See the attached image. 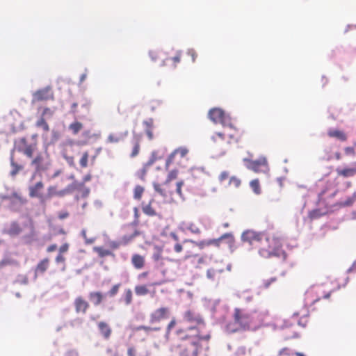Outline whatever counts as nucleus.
<instances>
[{"mask_svg": "<svg viewBox=\"0 0 356 356\" xmlns=\"http://www.w3.org/2000/svg\"><path fill=\"white\" fill-rule=\"evenodd\" d=\"M241 238L251 245L257 244L259 254L265 259L273 257L286 258V253L282 250V240L278 236L248 229L243 232Z\"/></svg>", "mask_w": 356, "mask_h": 356, "instance_id": "obj_1", "label": "nucleus"}, {"mask_svg": "<svg viewBox=\"0 0 356 356\" xmlns=\"http://www.w3.org/2000/svg\"><path fill=\"white\" fill-rule=\"evenodd\" d=\"M175 336L179 342L173 348L179 356H199L202 350L200 342L208 341L211 338L209 334H191L181 329L175 331Z\"/></svg>", "mask_w": 356, "mask_h": 356, "instance_id": "obj_2", "label": "nucleus"}, {"mask_svg": "<svg viewBox=\"0 0 356 356\" xmlns=\"http://www.w3.org/2000/svg\"><path fill=\"white\" fill-rule=\"evenodd\" d=\"M233 318L236 327H232V324L227 325V329L232 332L239 330H249L252 328H257L261 323V314L257 312L253 313L247 312L239 308H235Z\"/></svg>", "mask_w": 356, "mask_h": 356, "instance_id": "obj_3", "label": "nucleus"}, {"mask_svg": "<svg viewBox=\"0 0 356 356\" xmlns=\"http://www.w3.org/2000/svg\"><path fill=\"white\" fill-rule=\"evenodd\" d=\"M183 320L191 325L186 328H180L181 330H187V333L191 334H204L202 330L205 328L206 323L202 315L188 309L184 313Z\"/></svg>", "mask_w": 356, "mask_h": 356, "instance_id": "obj_4", "label": "nucleus"}, {"mask_svg": "<svg viewBox=\"0 0 356 356\" xmlns=\"http://www.w3.org/2000/svg\"><path fill=\"white\" fill-rule=\"evenodd\" d=\"M184 184V182L183 181L177 182L175 190H174V187L172 184H169L166 181H164L163 184L154 183L153 186L155 191L163 198L164 202L171 203L174 202L175 193H176L180 197H183L181 187Z\"/></svg>", "mask_w": 356, "mask_h": 356, "instance_id": "obj_5", "label": "nucleus"}, {"mask_svg": "<svg viewBox=\"0 0 356 356\" xmlns=\"http://www.w3.org/2000/svg\"><path fill=\"white\" fill-rule=\"evenodd\" d=\"M241 133L233 126L225 127L222 132L216 133L211 140L216 143L219 139L222 143L227 140V143L238 142L241 138Z\"/></svg>", "mask_w": 356, "mask_h": 356, "instance_id": "obj_6", "label": "nucleus"}, {"mask_svg": "<svg viewBox=\"0 0 356 356\" xmlns=\"http://www.w3.org/2000/svg\"><path fill=\"white\" fill-rule=\"evenodd\" d=\"M243 161L246 164V167L254 172H266L268 171V163L265 156H261L258 159L252 160L249 159H244Z\"/></svg>", "mask_w": 356, "mask_h": 356, "instance_id": "obj_7", "label": "nucleus"}, {"mask_svg": "<svg viewBox=\"0 0 356 356\" xmlns=\"http://www.w3.org/2000/svg\"><path fill=\"white\" fill-rule=\"evenodd\" d=\"M330 292H325L322 286H314L306 292V299L309 300L314 304L321 298H329Z\"/></svg>", "mask_w": 356, "mask_h": 356, "instance_id": "obj_8", "label": "nucleus"}, {"mask_svg": "<svg viewBox=\"0 0 356 356\" xmlns=\"http://www.w3.org/2000/svg\"><path fill=\"white\" fill-rule=\"evenodd\" d=\"M174 250L177 253L184 252V260L191 259V257L196 255L194 254V250H196V245L191 241H185L182 245L176 243L174 246Z\"/></svg>", "mask_w": 356, "mask_h": 356, "instance_id": "obj_9", "label": "nucleus"}, {"mask_svg": "<svg viewBox=\"0 0 356 356\" xmlns=\"http://www.w3.org/2000/svg\"><path fill=\"white\" fill-rule=\"evenodd\" d=\"M226 265L222 261H215L213 265L207 270V276L209 279L218 281L220 275L225 271Z\"/></svg>", "mask_w": 356, "mask_h": 356, "instance_id": "obj_10", "label": "nucleus"}, {"mask_svg": "<svg viewBox=\"0 0 356 356\" xmlns=\"http://www.w3.org/2000/svg\"><path fill=\"white\" fill-rule=\"evenodd\" d=\"M170 308L167 307H161L155 309L150 314L149 321L151 323H159L161 321L168 318L170 317Z\"/></svg>", "mask_w": 356, "mask_h": 356, "instance_id": "obj_11", "label": "nucleus"}, {"mask_svg": "<svg viewBox=\"0 0 356 356\" xmlns=\"http://www.w3.org/2000/svg\"><path fill=\"white\" fill-rule=\"evenodd\" d=\"M74 189L72 185L67 186L65 188L58 191L56 186H49L47 188V198H52L53 197H63L72 192Z\"/></svg>", "mask_w": 356, "mask_h": 356, "instance_id": "obj_12", "label": "nucleus"}, {"mask_svg": "<svg viewBox=\"0 0 356 356\" xmlns=\"http://www.w3.org/2000/svg\"><path fill=\"white\" fill-rule=\"evenodd\" d=\"M74 307L76 313L85 314L90 307V304L83 296H79L74 299Z\"/></svg>", "mask_w": 356, "mask_h": 356, "instance_id": "obj_13", "label": "nucleus"}, {"mask_svg": "<svg viewBox=\"0 0 356 356\" xmlns=\"http://www.w3.org/2000/svg\"><path fill=\"white\" fill-rule=\"evenodd\" d=\"M188 153V149L186 147H180L175 149L168 157L165 162V168H168L171 163L175 162V157L179 156V158H184Z\"/></svg>", "mask_w": 356, "mask_h": 356, "instance_id": "obj_14", "label": "nucleus"}, {"mask_svg": "<svg viewBox=\"0 0 356 356\" xmlns=\"http://www.w3.org/2000/svg\"><path fill=\"white\" fill-rule=\"evenodd\" d=\"M20 143L23 146L19 148V151L22 152L27 157L31 158L33 155V152L35 151L37 148V144L35 143L33 144H28L26 139L25 138H22L20 139Z\"/></svg>", "mask_w": 356, "mask_h": 356, "instance_id": "obj_15", "label": "nucleus"}, {"mask_svg": "<svg viewBox=\"0 0 356 356\" xmlns=\"http://www.w3.org/2000/svg\"><path fill=\"white\" fill-rule=\"evenodd\" d=\"M53 99V93L49 88H42L37 90L33 94V99L37 102Z\"/></svg>", "mask_w": 356, "mask_h": 356, "instance_id": "obj_16", "label": "nucleus"}, {"mask_svg": "<svg viewBox=\"0 0 356 356\" xmlns=\"http://www.w3.org/2000/svg\"><path fill=\"white\" fill-rule=\"evenodd\" d=\"M223 240H226L228 244H232L234 241V238L231 233H226L222 234L217 239H211L207 241L202 242V244H205L207 245H214L216 246H219L220 242Z\"/></svg>", "mask_w": 356, "mask_h": 356, "instance_id": "obj_17", "label": "nucleus"}, {"mask_svg": "<svg viewBox=\"0 0 356 356\" xmlns=\"http://www.w3.org/2000/svg\"><path fill=\"white\" fill-rule=\"evenodd\" d=\"M209 118L215 123H222L225 118V112L218 108H214L209 111Z\"/></svg>", "mask_w": 356, "mask_h": 356, "instance_id": "obj_18", "label": "nucleus"}, {"mask_svg": "<svg viewBox=\"0 0 356 356\" xmlns=\"http://www.w3.org/2000/svg\"><path fill=\"white\" fill-rule=\"evenodd\" d=\"M97 328L100 334L104 339L108 340L110 339L112 334V329L108 323L105 321H99L97 323Z\"/></svg>", "mask_w": 356, "mask_h": 356, "instance_id": "obj_19", "label": "nucleus"}, {"mask_svg": "<svg viewBox=\"0 0 356 356\" xmlns=\"http://www.w3.org/2000/svg\"><path fill=\"white\" fill-rule=\"evenodd\" d=\"M128 135V131L124 130L123 131L111 133L106 141L108 143H118L122 140H123Z\"/></svg>", "mask_w": 356, "mask_h": 356, "instance_id": "obj_20", "label": "nucleus"}, {"mask_svg": "<svg viewBox=\"0 0 356 356\" xmlns=\"http://www.w3.org/2000/svg\"><path fill=\"white\" fill-rule=\"evenodd\" d=\"M43 188L44 184L41 181L37 182L34 186H31L29 188L30 197L41 198L42 197L41 192Z\"/></svg>", "mask_w": 356, "mask_h": 356, "instance_id": "obj_21", "label": "nucleus"}, {"mask_svg": "<svg viewBox=\"0 0 356 356\" xmlns=\"http://www.w3.org/2000/svg\"><path fill=\"white\" fill-rule=\"evenodd\" d=\"M88 297L95 306H98L102 304L104 298V294L101 291H91L89 293Z\"/></svg>", "mask_w": 356, "mask_h": 356, "instance_id": "obj_22", "label": "nucleus"}, {"mask_svg": "<svg viewBox=\"0 0 356 356\" xmlns=\"http://www.w3.org/2000/svg\"><path fill=\"white\" fill-rule=\"evenodd\" d=\"M131 264L136 269H142L145 264L144 256L138 254H134L131 257Z\"/></svg>", "mask_w": 356, "mask_h": 356, "instance_id": "obj_23", "label": "nucleus"}, {"mask_svg": "<svg viewBox=\"0 0 356 356\" xmlns=\"http://www.w3.org/2000/svg\"><path fill=\"white\" fill-rule=\"evenodd\" d=\"M135 293L138 296H143L147 295L149 293L152 294V296H154L156 293V291L153 290L152 292L148 289L147 285L142 284V285H137L134 288Z\"/></svg>", "mask_w": 356, "mask_h": 356, "instance_id": "obj_24", "label": "nucleus"}, {"mask_svg": "<svg viewBox=\"0 0 356 356\" xmlns=\"http://www.w3.org/2000/svg\"><path fill=\"white\" fill-rule=\"evenodd\" d=\"M194 254L196 255V257H191L193 259H197V267H201L204 265H209L211 264L212 258L209 257L208 256H200L197 254H195V250H194Z\"/></svg>", "mask_w": 356, "mask_h": 356, "instance_id": "obj_25", "label": "nucleus"}, {"mask_svg": "<svg viewBox=\"0 0 356 356\" xmlns=\"http://www.w3.org/2000/svg\"><path fill=\"white\" fill-rule=\"evenodd\" d=\"M49 259L48 258H44L41 260L35 267V273L38 274H43L49 268Z\"/></svg>", "mask_w": 356, "mask_h": 356, "instance_id": "obj_26", "label": "nucleus"}, {"mask_svg": "<svg viewBox=\"0 0 356 356\" xmlns=\"http://www.w3.org/2000/svg\"><path fill=\"white\" fill-rule=\"evenodd\" d=\"M156 159L154 156V154H153L152 157L149 159V160L143 165V168L140 171L139 177L140 179H142V180L145 179V177L146 176V174H147V172L149 168L152 165H153V163L156 161Z\"/></svg>", "mask_w": 356, "mask_h": 356, "instance_id": "obj_27", "label": "nucleus"}, {"mask_svg": "<svg viewBox=\"0 0 356 356\" xmlns=\"http://www.w3.org/2000/svg\"><path fill=\"white\" fill-rule=\"evenodd\" d=\"M83 124L79 121H74L69 125V129L72 134L76 135L82 129Z\"/></svg>", "mask_w": 356, "mask_h": 356, "instance_id": "obj_28", "label": "nucleus"}, {"mask_svg": "<svg viewBox=\"0 0 356 356\" xmlns=\"http://www.w3.org/2000/svg\"><path fill=\"white\" fill-rule=\"evenodd\" d=\"M94 251L97 253L99 257H104L106 256L113 255V253L109 250L105 249L102 247H95Z\"/></svg>", "mask_w": 356, "mask_h": 356, "instance_id": "obj_29", "label": "nucleus"}, {"mask_svg": "<svg viewBox=\"0 0 356 356\" xmlns=\"http://www.w3.org/2000/svg\"><path fill=\"white\" fill-rule=\"evenodd\" d=\"M250 188H252V190L253 191V192L256 195H260L261 194V189L260 183H259V181L258 179H255L252 180L250 182Z\"/></svg>", "mask_w": 356, "mask_h": 356, "instance_id": "obj_30", "label": "nucleus"}, {"mask_svg": "<svg viewBox=\"0 0 356 356\" xmlns=\"http://www.w3.org/2000/svg\"><path fill=\"white\" fill-rule=\"evenodd\" d=\"M145 191L143 186L137 185L134 189V198L136 200H140L142 198L143 194Z\"/></svg>", "mask_w": 356, "mask_h": 356, "instance_id": "obj_31", "label": "nucleus"}, {"mask_svg": "<svg viewBox=\"0 0 356 356\" xmlns=\"http://www.w3.org/2000/svg\"><path fill=\"white\" fill-rule=\"evenodd\" d=\"M133 300V294L132 291L130 289H127L124 292L123 296V301L126 305H129L131 304Z\"/></svg>", "mask_w": 356, "mask_h": 356, "instance_id": "obj_32", "label": "nucleus"}, {"mask_svg": "<svg viewBox=\"0 0 356 356\" xmlns=\"http://www.w3.org/2000/svg\"><path fill=\"white\" fill-rule=\"evenodd\" d=\"M162 252H163L162 248L157 246V245L154 246V252L152 254V259L155 261H158L162 259H163Z\"/></svg>", "mask_w": 356, "mask_h": 356, "instance_id": "obj_33", "label": "nucleus"}, {"mask_svg": "<svg viewBox=\"0 0 356 356\" xmlns=\"http://www.w3.org/2000/svg\"><path fill=\"white\" fill-rule=\"evenodd\" d=\"M89 153L88 151L83 152L79 160V165L82 168H86L88 165Z\"/></svg>", "mask_w": 356, "mask_h": 356, "instance_id": "obj_34", "label": "nucleus"}, {"mask_svg": "<svg viewBox=\"0 0 356 356\" xmlns=\"http://www.w3.org/2000/svg\"><path fill=\"white\" fill-rule=\"evenodd\" d=\"M35 125L38 127H42L44 132L49 131V126L42 116L36 122Z\"/></svg>", "mask_w": 356, "mask_h": 356, "instance_id": "obj_35", "label": "nucleus"}, {"mask_svg": "<svg viewBox=\"0 0 356 356\" xmlns=\"http://www.w3.org/2000/svg\"><path fill=\"white\" fill-rule=\"evenodd\" d=\"M10 163H11V166L13 168V169L10 172V175L12 176H15L21 170L23 169V166L15 163L13 161V158H11Z\"/></svg>", "mask_w": 356, "mask_h": 356, "instance_id": "obj_36", "label": "nucleus"}, {"mask_svg": "<svg viewBox=\"0 0 356 356\" xmlns=\"http://www.w3.org/2000/svg\"><path fill=\"white\" fill-rule=\"evenodd\" d=\"M140 145L138 139H136L133 142V149L130 154L131 157L136 156L140 152Z\"/></svg>", "mask_w": 356, "mask_h": 356, "instance_id": "obj_37", "label": "nucleus"}, {"mask_svg": "<svg viewBox=\"0 0 356 356\" xmlns=\"http://www.w3.org/2000/svg\"><path fill=\"white\" fill-rule=\"evenodd\" d=\"M81 234L87 244H91V243H94L97 238L96 234H92V235L88 236L86 230H85V229H83L81 232Z\"/></svg>", "mask_w": 356, "mask_h": 356, "instance_id": "obj_38", "label": "nucleus"}, {"mask_svg": "<svg viewBox=\"0 0 356 356\" xmlns=\"http://www.w3.org/2000/svg\"><path fill=\"white\" fill-rule=\"evenodd\" d=\"M181 51H176L175 55L171 58H166V60H172V65L175 67L181 61Z\"/></svg>", "mask_w": 356, "mask_h": 356, "instance_id": "obj_39", "label": "nucleus"}, {"mask_svg": "<svg viewBox=\"0 0 356 356\" xmlns=\"http://www.w3.org/2000/svg\"><path fill=\"white\" fill-rule=\"evenodd\" d=\"M121 286V284L120 283H118L116 284H114L111 289L110 290L108 291V295L110 296V297H114L115 296H116L118 294V293L119 292V289Z\"/></svg>", "mask_w": 356, "mask_h": 356, "instance_id": "obj_40", "label": "nucleus"}, {"mask_svg": "<svg viewBox=\"0 0 356 356\" xmlns=\"http://www.w3.org/2000/svg\"><path fill=\"white\" fill-rule=\"evenodd\" d=\"M176 324H177V321H176L175 318H172L166 327V331H165V337H169V335L170 334L171 330H172V328L175 327Z\"/></svg>", "mask_w": 356, "mask_h": 356, "instance_id": "obj_41", "label": "nucleus"}, {"mask_svg": "<svg viewBox=\"0 0 356 356\" xmlns=\"http://www.w3.org/2000/svg\"><path fill=\"white\" fill-rule=\"evenodd\" d=\"M241 181L239 178L235 176H232L229 178V185L233 186L235 188H238L241 186Z\"/></svg>", "mask_w": 356, "mask_h": 356, "instance_id": "obj_42", "label": "nucleus"}, {"mask_svg": "<svg viewBox=\"0 0 356 356\" xmlns=\"http://www.w3.org/2000/svg\"><path fill=\"white\" fill-rule=\"evenodd\" d=\"M178 175V171L177 170H171L167 177V179L165 181L171 184L172 181L177 179Z\"/></svg>", "mask_w": 356, "mask_h": 356, "instance_id": "obj_43", "label": "nucleus"}, {"mask_svg": "<svg viewBox=\"0 0 356 356\" xmlns=\"http://www.w3.org/2000/svg\"><path fill=\"white\" fill-rule=\"evenodd\" d=\"M143 212L147 215V216H155L156 215V211H154V209L151 207V204L150 203L146 206H145L143 208Z\"/></svg>", "mask_w": 356, "mask_h": 356, "instance_id": "obj_44", "label": "nucleus"}, {"mask_svg": "<svg viewBox=\"0 0 356 356\" xmlns=\"http://www.w3.org/2000/svg\"><path fill=\"white\" fill-rule=\"evenodd\" d=\"M42 160V156L40 154H39L32 160L31 164L33 165H35L37 168H38L40 166Z\"/></svg>", "mask_w": 356, "mask_h": 356, "instance_id": "obj_45", "label": "nucleus"}, {"mask_svg": "<svg viewBox=\"0 0 356 356\" xmlns=\"http://www.w3.org/2000/svg\"><path fill=\"white\" fill-rule=\"evenodd\" d=\"M160 327H149V326H145V325H140L139 327H138L137 330H144L145 332H151V331H159L160 330Z\"/></svg>", "mask_w": 356, "mask_h": 356, "instance_id": "obj_46", "label": "nucleus"}, {"mask_svg": "<svg viewBox=\"0 0 356 356\" xmlns=\"http://www.w3.org/2000/svg\"><path fill=\"white\" fill-rule=\"evenodd\" d=\"M276 280H277L276 277H271L269 280H264V282H263V286L265 289H267V288H268L270 286L271 283L276 282Z\"/></svg>", "mask_w": 356, "mask_h": 356, "instance_id": "obj_47", "label": "nucleus"}, {"mask_svg": "<svg viewBox=\"0 0 356 356\" xmlns=\"http://www.w3.org/2000/svg\"><path fill=\"white\" fill-rule=\"evenodd\" d=\"M69 216V213L67 211H60L58 213V218L60 220H63Z\"/></svg>", "mask_w": 356, "mask_h": 356, "instance_id": "obj_48", "label": "nucleus"}, {"mask_svg": "<svg viewBox=\"0 0 356 356\" xmlns=\"http://www.w3.org/2000/svg\"><path fill=\"white\" fill-rule=\"evenodd\" d=\"M55 261L56 264H65V258L63 254L58 253L55 258Z\"/></svg>", "mask_w": 356, "mask_h": 356, "instance_id": "obj_49", "label": "nucleus"}, {"mask_svg": "<svg viewBox=\"0 0 356 356\" xmlns=\"http://www.w3.org/2000/svg\"><path fill=\"white\" fill-rule=\"evenodd\" d=\"M187 54L191 56L193 63H194L196 60L197 54L194 49H189L187 51Z\"/></svg>", "mask_w": 356, "mask_h": 356, "instance_id": "obj_50", "label": "nucleus"}, {"mask_svg": "<svg viewBox=\"0 0 356 356\" xmlns=\"http://www.w3.org/2000/svg\"><path fill=\"white\" fill-rule=\"evenodd\" d=\"M229 177V173L227 171L222 172L218 177V180L220 182L224 181Z\"/></svg>", "mask_w": 356, "mask_h": 356, "instance_id": "obj_51", "label": "nucleus"}, {"mask_svg": "<svg viewBox=\"0 0 356 356\" xmlns=\"http://www.w3.org/2000/svg\"><path fill=\"white\" fill-rule=\"evenodd\" d=\"M63 157L70 165H71V166L74 165V158L73 156L64 154Z\"/></svg>", "mask_w": 356, "mask_h": 356, "instance_id": "obj_52", "label": "nucleus"}, {"mask_svg": "<svg viewBox=\"0 0 356 356\" xmlns=\"http://www.w3.org/2000/svg\"><path fill=\"white\" fill-rule=\"evenodd\" d=\"M68 249L69 245L67 243H64L60 247L58 253L63 254V253L67 252Z\"/></svg>", "mask_w": 356, "mask_h": 356, "instance_id": "obj_53", "label": "nucleus"}, {"mask_svg": "<svg viewBox=\"0 0 356 356\" xmlns=\"http://www.w3.org/2000/svg\"><path fill=\"white\" fill-rule=\"evenodd\" d=\"M189 230L193 234H200V230L197 227H195V224H190V226L188 227Z\"/></svg>", "mask_w": 356, "mask_h": 356, "instance_id": "obj_54", "label": "nucleus"}, {"mask_svg": "<svg viewBox=\"0 0 356 356\" xmlns=\"http://www.w3.org/2000/svg\"><path fill=\"white\" fill-rule=\"evenodd\" d=\"M128 356H136V350L134 347H129L127 350Z\"/></svg>", "mask_w": 356, "mask_h": 356, "instance_id": "obj_55", "label": "nucleus"}, {"mask_svg": "<svg viewBox=\"0 0 356 356\" xmlns=\"http://www.w3.org/2000/svg\"><path fill=\"white\" fill-rule=\"evenodd\" d=\"M279 355H291V353H289V350L288 348H285L282 349Z\"/></svg>", "mask_w": 356, "mask_h": 356, "instance_id": "obj_56", "label": "nucleus"}, {"mask_svg": "<svg viewBox=\"0 0 356 356\" xmlns=\"http://www.w3.org/2000/svg\"><path fill=\"white\" fill-rule=\"evenodd\" d=\"M82 136L86 138V140H88L91 138L90 131L89 130L85 131L82 133Z\"/></svg>", "mask_w": 356, "mask_h": 356, "instance_id": "obj_57", "label": "nucleus"}, {"mask_svg": "<svg viewBox=\"0 0 356 356\" xmlns=\"http://www.w3.org/2000/svg\"><path fill=\"white\" fill-rule=\"evenodd\" d=\"M57 248V245L56 244H52L51 245H49L47 248V251L48 252H54L56 250Z\"/></svg>", "mask_w": 356, "mask_h": 356, "instance_id": "obj_58", "label": "nucleus"}, {"mask_svg": "<svg viewBox=\"0 0 356 356\" xmlns=\"http://www.w3.org/2000/svg\"><path fill=\"white\" fill-rule=\"evenodd\" d=\"M77 103H73L71 106V113L74 115L76 113Z\"/></svg>", "mask_w": 356, "mask_h": 356, "instance_id": "obj_59", "label": "nucleus"}, {"mask_svg": "<svg viewBox=\"0 0 356 356\" xmlns=\"http://www.w3.org/2000/svg\"><path fill=\"white\" fill-rule=\"evenodd\" d=\"M211 141L213 142V147H220V146L222 145L225 143V142L222 143L219 139H217L216 143H214L212 140H211Z\"/></svg>", "mask_w": 356, "mask_h": 356, "instance_id": "obj_60", "label": "nucleus"}, {"mask_svg": "<svg viewBox=\"0 0 356 356\" xmlns=\"http://www.w3.org/2000/svg\"><path fill=\"white\" fill-rule=\"evenodd\" d=\"M81 106H82V107L88 110L90 108V102L88 100L86 99L84 103Z\"/></svg>", "mask_w": 356, "mask_h": 356, "instance_id": "obj_61", "label": "nucleus"}, {"mask_svg": "<svg viewBox=\"0 0 356 356\" xmlns=\"http://www.w3.org/2000/svg\"><path fill=\"white\" fill-rule=\"evenodd\" d=\"M119 245H120L119 243L115 242V241H113V242L110 243V247L112 248L113 249L118 248Z\"/></svg>", "mask_w": 356, "mask_h": 356, "instance_id": "obj_62", "label": "nucleus"}, {"mask_svg": "<svg viewBox=\"0 0 356 356\" xmlns=\"http://www.w3.org/2000/svg\"><path fill=\"white\" fill-rule=\"evenodd\" d=\"M51 111L50 108H44V110L42 111V116L44 117L45 115L51 114Z\"/></svg>", "mask_w": 356, "mask_h": 356, "instance_id": "obj_63", "label": "nucleus"}, {"mask_svg": "<svg viewBox=\"0 0 356 356\" xmlns=\"http://www.w3.org/2000/svg\"><path fill=\"white\" fill-rule=\"evenodd\" d=\"M146 134H147V137L149 138V139L152 140L153 138V133H152V130L147 129L146 131Z\"/></svg>", "mask_w": 356, "mask_h": 356, "instance_id": "obj_64", "label": "nucleus"}]
</instances>
